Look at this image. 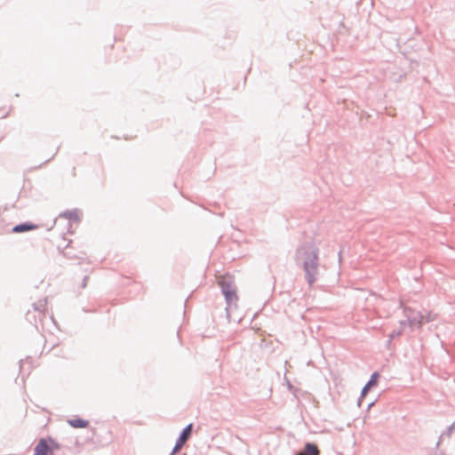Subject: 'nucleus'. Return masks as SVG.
Segmentation results:
<instances>
[{"instance_id":"obj_4","label":"nucleus","mask_w":455,"mask_h":455,"mask_svg":"<svg viewBox=\"0 0 455 455\" xmlns=\"http://www.w3.org/2000/svg\"><path fill=\"white\" fill-rule=\"evenodd\" d=\"M379 377H380V375H379V373L378 371H374L371 375L370 379L366 382V384L363 386V389L361 391V395H360V396L358 398V401H357L358 407L362 406L363 399L368 394L369 390L372 387L377 386Z\"/></svg>"},{"instance_id":"obj_19","label":"nucleus","mask_w":455,"mask_h":455,"mask_svg":"<svg viewBox=\"0 0 455 455\" xmlns=\"http://www.w3.org/2000/svg\"><path fill=\"white\" fill-rule=\"evenodd\" d=\"M177 451H174V447L172 448V451L170 455H174Z\"/></svg>"},{"instance_id":"obj_17","label":"nucleus","mask_w":455,"mask_h":455,"mask_svg":"<svg viewBox=\"0 0 455 455\" xmlns=\"http://www.w3.org/2000/svg\"><path fill=\"white\" fill-rule=\"evenodd\" d=\"M376 400L370 402L367 405V411L371 410V408L375 404Z\"/></svg>"},{"instance_id":"obj_21","label":"nucleus","mask_w":455,"mask_h":455,"mask_svg":"<svg viewBox=\"0 0 455 455\" xmlns=\"http://www.w3.org/2000/svg\"><path fill=\"white\" fill-rule=\"evenodd\" d=\"M20 369H21V368H22V365H23V360H20Z\"/></svg>"},{"instance_id":"obj_14","label":"nucleus","mask_w":455,"mask_h":455,"mask_svg":"<svg viewBox=\"0 0 455 455\" xmlns=\"http://www.w3.org/2000/svg\"><path fill=\"white\" fill-rule=\"evenodd\" d=\"M48 443L52 447V451L60 448V444L52 437H48Z\"/></svg>"},{"instance_id":"obj_1","label":"nucleus","mask_w":455,"mask_h":455,"mask_svg":"<svg viewBox=\"0 0 455 455\" xmlns=\"http://www.w3.org/2000/svg\"><path fill=\"white\" fill-rule=\"evenodd\" d=\"M319 248L313 243L299 245L295 251L294 260L305 272V280L312 286L319 275Z\"/></svg>"},{"instance_id":"obj_7","label":"nucleus","mask_w":455,"mask_h":455,"mask_svg":"<svg viewBox=\"0 0 455 455\" xmlns=\"http://www.w3.org/2000/svg\"><path fill=\"white\" fill-rule=\"evenodd\" d=\"M36 228H37V226L36 224L29 222V221H25V222L20 223L18 225H15L12 228V233H24V232H28L30 230H34Z\"/></svg>"},{"instance_id":"obj_13","label":"nucleus","mask_w":455,"mask_h":455,"mask_svg":"<svg viewBox=\"0 0 455 455\" xmlns=\"http://www.w3.org/2000/svg\"><path fill=\"white\" fill-rule=\"evenodd\" d=\"M67 246H68V244ZM63 256L68 259H82V257L76 255V254L72 253L71 251H68V247H66V250L63 251Z\"/></svg>"},{"instance_id":"obj_18","label":"nucleus","mask_w":455,"mask_h":455,"mask_svg":"<svg viewBox=\"0 0 455 455\" xmlns=\"http://www.w3.org/2000/svg\"><path fill=\"white\" fill-rule=\"evenodd\" d=\"M400 324H401V328L403 329V326H405L406 324H408V322H407V319L404 320V321H401L400 322Z\"/></svg>"},{"instance_id":"obj_5","label":"nucleus","mask_w":455,"mask_h":455,"mask_svg":"<svg viewBox=\"0 0 455 455\" xmlns=\"http://www.w3.org/2000/svg\"><path fill=\"white\" fill-rule=\"evenodd\" d=\"M193 430V424L187 425L180 433L174 445V451H179L185 443L190 438Z\"/></svg>"},{"instance_id":"obj_2","label":"nucleus","mask_w":455,"mask_h":455,"mask_svg":"<svg viewBox=\"0 0 455 455\" xmlns=\"http://www.w3.org/2000/svg\"><path fill=\"white\" fill-rule=\"evenodd\" d=\"M218 284L220 288L221 293L223 294L226 303H227V311L232 306L236 307V302L238 300V296L236 293V285L235 283L228 277H221Z\"/></svg>"},{"instance_id":"obj_20","label":"nucleus","mask_w":455,"mask_h":455,"mask_svg":"<svg viewBox=\"0 0 455 455\" xmlns=\"http://www.w3.org/2000/svg\"><path fill=\"white\" fill-rule=\"evenodd\" d=\"M177 451H174V447L172 448V451L170 455H174Z\"/></svg>"},{"instance_id":"obj_16","label":"nucleus","mask_w":455,"mask_h":455,"mask_svg":"<svg viewBox=\"0 0 455 455\" xmlns=\"http://www.w3.org/2000/svg\"><path fill=\"white\" fill-rule=\"evenodd\" d=\"M88 278H89V277H88L87 275H85V276L84 277V279H83V283H82V288H85V287H86Z\"/></svg>"},{"instance_id":"obj_3","label":"nucleus","mask_w":455,"mask_h":455,"mask_svg":"<svg viewBox=\"0 0 455 455\" xmlns=\"http://www.w3.org/2000/svg\"><path fill=\"white\" fill-rule=\"evenodd\" d=\"M403 313L407 318L408 324L411 328L415 326L420 328L424 324L425 315H423L421 312L415 311L409 307H405L403 308Z\"/></svg>"},{"instance_id":"obj_9","label":"nucleus","mask_w":455,"mask_h":455,"mask_svg":"<svg viewBox=\"0 0 455 455\" xmlns=\"http://www.w3.org/2000/svg\"><path fill=\"white\" fill-rule=\"evenodd\" d=\"M68 423L74 428H84L89 425V421L81 418L68 419Z\"/></svg>"},{"instance_id":"obj_8","label":"nucleus","mask_w":455,"mask_h":455,"mask_svg":"<svg viewBox=\"0 0 455 455\" xmlns=\"http://www.w3.org/2000/svg\"><path fill=\"white\" fill-rule=\"evenodd\" d=\"M294 455H320V451L315 443L307 442L304 446V451L296 452Z\"/></svg>"},{"instance_id":"obj_15","label":"nucleus","mask_w":455,"mask_h":455,"mask_svg":"<svg viewBox=\"0 0 455 455\" xmlns=\"http://www.w3.org/2000/svg\"><path fill=\"white\" fill-rule=\"evenodd\" d=\"M435 319V315H433L431 312H429L427 315H425L424 323L425 322H432Z\"/></svg>"},{"instance_id":"obj_6","label":"nucleus","mask_w":455,"mask_h":455,"mask_svg":"<svg viewBox=\"0 0 455 455\" xmlns=\"http://www.w3.org/2000/svg\"><path fill=\"white\" fill-rule=\"evenodd\" d=\"M52 454V447L46 438H41L34 449L33 455H50Z\"/></svg>"},{"instance_id":"obj_11","label":"nucleus","mask_w":455,"mask_h":455,"mask_svg":"<svg viewBox=\"0 0 455 455\" xmlns=\"http://www.w3.org/2000/svg\"><path fill=\"white\" fill-rule=\"evenodd\" d=\"M60 217H65L68 220H73L76 221H79V216L76 210L73 211H66L63 213L60 214Z\"/></svg>"},{"instance_id":"obj_12","label":"nucleus","mask_w":455,"mask_h":455,"mask_svg":"<svg viewBox=\"0 0 455 455\" xmlns=\"http://www.w3.org/2000/svg\"><path fill=\"white\" fill-rule=\"evenodd\" d=\"M402 333H403L402 328L392 331L388 335L389 341H391L392 339H395V338H398L399 336L402 335Z\"/></svg>"},{"instance_id":"obj_10","label":"nucleus","mask_w":455,"mask_h":455,"mask_svg":"<svg viewBox=\"0 0 455 455\" xmlns=\"http://www.w3.org/2000/svg\"><path fill=\"white\" fill-rule=\"evenodd\" d=\"M46 307V299L44 300H39L37 302L33 303V308L35 311L39 313V315H44V311Z\"/></svg>"}]
</instances>
